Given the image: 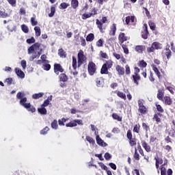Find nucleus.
I'll return each instance as SVG.
<instances>
[{"mask_svg":"<svg viewBox=\"0 0 175 175\" xmlns=\"http://www.w3.org/2000/svg\"><path fill=\"white\" fill-rule=\"evenodd\" d=\"M51 128L53 129H58V122L57 121V120H54L52 123H51Z\"/></svg>","mask_w":175,"mask_h":175,"instance_id":"29","label":"nucleus"},{"mask_svg":"<svg viewBox=\"0 0 175 175\" xmlns=\"http://www.w3.org/2000/svg\"><path fill=\"white\" fill-rule=\"evenodd\" d=\"M157 98L160 100H162V99L163 98V93L162 92V91L159 90L158 94H157Z\"/></svg>","mask_w":175,"mask_h":175,"instance_id":"50","label":"nucleus"},{"mask_svg":"<svg viewBox=\"0 0 175 175\" xmlns=\"http://www.w3.org/2000/svg\"><path fill=\"white\" fill-rule=\"evenodd\" d=\"M97 87H102L103 85V80L102 79H96Z\"/></svg>","mask_w":175,"mask_h":175,"instance_id":"46","label":"nucleus"},{"mask_svg":"<svg viewBox=\"0 0 175 175\" xmlns=\"http://www.w3.org/2000/svg\"><path fill=\"white\" fill-rule=\"evenodd\" d=\"M27 43L29 44H31L32 43H35V38L31 37V38H29L27 40Z\"/></svg>","mask_w":175,"mask_h":175,"instance_id":"52","label":"nucleus"},{"mask_svg":"<svg viewBox=\"0 0 175 175\" xmlns=\"http://www.w3.org/2000/svg\"><path fill=\"white\" fill-rule=\"evenodd\" d=\"M135 16H127L126 17V24L129 25L131 23H135Z\"/></svg>","mask_w":175,"mask_h":175,"instance_id":"15","label":"nucleus"},{"mask_svg":"<svg viewBox=\"0 0 175 175\" xmlns=\"http://www.w3.org/2000/svg\"><path fill=\"white\" fill-rule=\"evenodd\" d=\"M31 25H32L33 26H34V25H38V21L35 19L34 17H32V18H31Z\"/></svg>","mask_w":175,"mask_h":175,"instance_id":"56","label":"nucleus"},{"mask_svg":"<svg viewBox=\"0 0 175 175\" xmlns=\"http://www.w3.org/2000/svg\"><path fill=\"white\" fill-rule=\"evenodd\" d=\"M80 39H81V44L84 47L85 46V39H84L83 37H81Z\"/></svg>","mask_w":175,"mask_h":175,"instance_id":"64","label":"nucleus"},{"mask_svg":"<svg viewBox=\"0 0 175 175\" xmlns=\"http://www.w3.org/2000/svg\"><path fill=\"white\" fill-rule=\"evenodd\" d=\"M41 59H39L36 62V64L38 65H42V64H44V62H49V60H47V56L46 55H41Z\"/></svg>","mask_w":175,"mask_h":175,"instance_id":"8","label":"nucleus"},{"mask_svg":"<svg viewBox=\"0 0 175 175\" xmlns=\"http://www.w3.org/2000/svg\"><path fill=\"white\" fill-rule=\"evenodd\" d=\"M133 81L135 84H137V85H139V82L137 81L138 80H140V75H139V74H134L133 75Z\"/></svg>","mask_w":175,"mask_h":175,"instance_id":"19","label":"nucleus"},{"mask_svg":"<svg viewBox=\"0 0 175 175\" xmlns=\"http://www.w3.org/2000/svg\"><path fill=\"white\" fill-rule=\"evenodd\" d=\"M90 126H91V129H92V132H94V135H97V133H96V131H97L96 127L94 124H91Z\"/></svg>","mask_w":175,"mask_h":175,"instance_id":"60","label":"nucleus"},{"mask_svg":"<svg viewBox=\"0 0 175 175\" xmlns=\"http://www.w3.org/2000/svg\"><path fill=\"white\" fill-rule=\"evenodd\" d=\"M66 126L67 128H73V126H77L76 122H75V120H72L69 123L66 124Z\"/></svg>","mask_w":175,"mask_h":175,"instance_id":"32","label":"nucleus"},{"mask_svg":"<svg viewBox=\"0 0 175 175\" xmlns=\"http://www.w3.org/2000/svg\"><path fill=\"white\" fill-rule=\"evenodd\" d=\"M88 70L90 76L95 75V72H96V65H95L92 62H89Z\"/></svg>","mask_w":175,"mask_h":175,"instance_id":"4","label":"nucleus"},{"mask_svg":"<svg viewBox=\"0 0 175 175\" xmlns=\"http://www.w3.org/2000/svg\"><path fill=\"white\" fill-rule=\"evenodd\" d=\"M125 69H126V75H131V68H129V65H126Z\"/></svg>","mask_w":175,"mask_h":175,"instance_id":"58","label":"nucleus"},{"mask_svg":"<svg viewBox=\"0 0 175 175\" xmlns=\"http://www.w3.org/2000/svg\"><path fill=\"white\" fill-rule=\"evenodd\" d=\"M10 16L6 12L0 10V17H2V18H6V17H10Z\"/></svg>","mask_w":175,"mask_h":175,"instance_id":"41","label":"nucleus"},{"mask_svg":"<svg viewBox=\"0 0 175 175\" xmlns=\"http://www.w3.org/2000/svg\"><path fill=\"white\" fill-rule=\"evenodd\" d=\"M68 8V4L66 3H62L60 4V9H66Z\"/></svg>","mask_w":175,"mask_h":175,"instance_id":"62","label":"nucleus"},{"mask_svg":"<svg viewBox=\"0 0 175 175\" xmlns=\"http://www.w3.org/2000/svg\"><path fill=\"white\" fill-rule=\"evenodd\" d=\"M96 140L97 144H98V146H101V147H106V146H107V144L103 142V140L100 139V137H99V135H96Z\"/></svg>","mask_w":175,"mask_h":175,"instance_id":"6","label":"nucleus"},{"mask_svg":"<svg viewBox=\"0 0 175 175\" xmlns=\"http://www.w3.org/2000/svg\"><path fill=\"white\" fill-rule=\"evenodd\" d=\"M127 138L131 140L132 139V132H131V130H129L127 131Z\"/></svg>","mask_w":175,"mask_h":175,"instance_id":"63","label":"nucleus"},{"mask_svg":"<svg viewBox=\"0 0 175 175\" xmlns=\"http://www.w3.org/2000/svg\"><path fill=\"white\" fill-rule=\"evenodd\" d=\"M138 111L141 113V114H146V111H147V108L145 106L139 107Z\"/></svg>","mask_w":175,"mask_h":175,"instance_id":"33","label":"nucleus"},{"mask_svg":"<svg viewBox=\"0 0 175 175\" xmlns=\"http://www.w3.org/2000/svg\"><path fill=\"white\" fill-rule=\"evenodd\" d=\"M116 70L118 72V75H122L125 73L124 68L121 67L120 65L116 66Z\"/></svg>","mask_w":175,"mask_h":175,"instance_id":"18","label":"nucleus"},{"mask_svg":"<svg viewBox=\"0 0 175 175\" xmlns=\"http://www.w3.org/2000/svg\"><path fill=\"white\" fill-rule=\"evenodd\" d=\"M116 94L119 98H121V99H124V100H126V95L124 94L122 92L118 91L116 92Z\"/></svg>","mask_w":175,"mask_h":175,"instance_id":"21","label":"nucleus"},{"mask_svg":"<svg viewBox=\"0 0 175 175\" xmlns=\"http://www.w3.org/2000/svg\"><path fill=\"white\" fill-rule=\"evenodd\" d=\"M133 157L137 161H139V159H140V155L139 154V153H137V149L136 148H135V153Z\"/></svg>","mask_w":175,"mask_h":175,"instance_id":"45","label":"nucleus"},{"mask_svg":"<svg viewBox=\"0 0 175 175\" xmlns=\"http://www.w3.org/2000/svg\"><path fill=\"white\" fill-rule=\"evenodd\" d=\"M156 107L158 111H160V113H163V108H162L161 105L156 104Z\"/></svg>","mask_w":175,"mask_h":175,"instance_id":"57","label":"nucleus"},{"mask_svg":"<svg viewBox=\"0 0 175 175\" xmlns=\"http://www.w3.org/2000/svg\"><path fill=\"white\" fill-rule=\"evenodd\" d=\"M86 140L90 143V144H92V146L95 144V140H94V139L90 136H86Z\"/></svg>","mask_w":175,"mask_h":175,"instance_id":"35","label":"nucleus"},{"mask_svg":"<svg viewBox=\"0 0 175 175\" xmlns=\"http://www.w3.org/2000/svg\"><path fill=\"white\" fill-rule=\"evenodd\" d=\"M59 80L60 81H63V83H65L66 81H68V77L65 74H61L59 75Z\"/></svg>","mask_w":175,"mask_h":175,"instance_id":"26","label":"nucleus"},{"mask_svg":"<svg viewBox=\"0 0 175 175\" xmlns=\"http://www.w3.org/2000/svg\"><path fill=\"white\" fill-rule=\"evenodd\" d=\"M90 17H92V14H91L90 12L88 14H83L82 15L83 20H87V18H90Z\"/></svg>","mask_w":175,"mask_h":175,"instance_id":"40","label":"nucleus"},{"mask_svg":"<svg viewBox=\"0 0 175 175\" xmlns=\"http://www.w3.org/2000/svg\"><path fill=\"white\" fill-rule=\"evenodd\" d=\"M156 159V167L158 169L159 167V165H162L163 163V160L161 158H155Z\"/></svg>","mask_w":175,"mask_h":175,"instance_id":"28","label":"nucleus"},{"mask_svg":"<svg viewBox=\"0 0 175 175\" xmlns=\"http://www.w3.org/2000/svg\"><path fill=\"white\" fill-rule=\"evenodd\" d=\"M42 49H40V43L36 42L33 45H31L27 49V53L29 55H31L29 57V61H33L34 59H39V57L42 55Z\"/></svg>","mask_w":175,"mask_h":175,"instance_id":"1","label":"nucleus"},{"mask_svg":"<svg viewBox=\"0 0 175 175\" xmlns=\"http://www.w3.org/2000/svg\"><path fill=\"white\" fill-rule=\"evenodd\" d=\"M112 117L113 120H116L117 121H122V118L120 117V116H118L117 113H113Z\"/></svg>","mask_w":175,"mask_h":175,"instance_id":"37","label":"nucleus"},{"mask_svg":"<svg viewBox=\"0 0 175 175\" xmlns=\"http://www.w3.org/2000/svg\"><path fill=\"white\" fill-rule=\"evenodd\" d=\"M96 23L98 28L100 30V32H101V33H103V32H105L103 31V23H102V22H100V21H99L98 19L96 20Z\"/></svg>","mask_w":175,"mask_h":175,"instance_id":"13","label":"nucleus"},{"mask_svg":"<svg viewBox=\"0 0 175 175\" xmlns=\"http://www.w3.org/2000/svg\"><path fill=\"white\" fill-rule=\"evenodd\" d=\"M54 14H55V8L51 7V13L49 14V17H53Z\"/></svg>","mask_w":175,"mask_h":175,"instance_id":"42","label":"nucleus"},{"mask_svg":"<svg viewBox=\"0 0 175 175\" xmlns=\"http://www.w3.org/2000/svg\"><path fill=\"white\" fill-rule=\"evenodd\" d=\"M42 68L44 70H49V69H51V66L49 64V62H45L42 63Z\"/></svg>","mask_w":175,"mask_h":175,"instance_id":"17","label":"nucleus"},{"mask_svg":"<svg viewBox=\"0 0 175 175\" xmlns=\"http://www.w3.org/2000/svg\"><path fill=\"white\" fill-rule=\"evenodd\" d=\"M104 157L107 161H109V159H111V154H110L109 152H106Z\"/></svg>","mask_w":175,"mask_h":175,"instance_id":"54","label":"nucleus"},{"mask_svg":"<svg viewBox=\"0 0 175 175\" xmlns=\"http://www.w3.org/2000/svg\"><path fill=\"white\" fill-rule=\"evenodd\" d=\"M5 83H7V84L8 85H10L12 84V83H13V79L12 78H8L5 79Z\"/></svg>","mask_w":175,"mask_h":175,"instance_id":"59","label":"nucleus"},{"mask_svg":"<svg viewBox=\"0 0 175 175\" xmlns=\"http://www.w3.org/2000/svg\"><path fill=\"white\" fill-rule=\"evenodd\" d=\"M122 48L123 49L124 54H129V49H128V46H126V45L122 44Z\"/></svg>","mask_w":175,"mask_h":175,"instance_id":"43","label":"nucleus"},{"mask_svg":"<svg viewBox=\"0 0 175 175\" xmlns=\"http://www.w3.org/2000/svg\"><path fill=\"white\" fill-rule=\"evenodd\" d=\"M44 95V93L43 92H40L37 94H34L32 96L33 99H39V98H42Z\"/></svg>","mask_w":175,"mask_h":175,"instance_id":"25","label":"nucleus"},{"mask_svg":"<svg viewBox=\"0 0 175 175\" xmlns=\"http://www.w3.org/2000/svg\"><path fill=\"white\" fill-rule=\"evenodd\" d=\"M25 96V94H24V92H18L16 94V98L21 100L20 105H21V106H23L25 109H27V111H31V113H35V111H36V109L34 108L33 106L31 105V103H27V98Z\"/></svg>","mask_w":175,"mask_h":175,"instance_id":"2","label":"nucleus"},{"mask_svg":"<svg viewBox=\"0 0 175 175\" xmlns=\"http://www.w3.org/2000/svg\"><path fill=\"white\" fill-rule=\"evenodd\" d=\"M108 70L109 68L103 64L100 70L101 75H107L109 73Z\"/></svg>","mask_w":175,"mask_h":175,"instance_id":"20","label":"nucleus"},{"mask_svg":"<svg viewBox=\"0 0 175 175\" xmlns=\"http://www.w3.org/2000/svg\"><path fill=\"white\" fill-rule=\"evenodd\" d=\"M151 67L152 68V70H154V73L157 75V77H159V79H161V72H159V70H158L157 66H155V64H152Z\"/></svg>","mask_w":175,"mask_h":175,"instance_id":"12","label":"nucleus"},{"mask_svg":"<svg viewBox=\"0 0 175 175\" xmlns=\"http://www.w3.org/2000/svg\"><path fill=\"white\" fill-rule=\"evenodd\" d=\"M140 131V124H136L133 128V132H135V133H139Z\"/></svg>","mask_w":175,"mask_h":175,"instance_id":"47","label":"nucleus"},{"mask_svg":"<svg viewBox=\"0 0 175 175\" xmlns=\"http://www.w3.org/2000/svg\"><path fill=\"white\" fill-rule=\"evenodd\" d=\"M74 121H75V124H77H77L78 125H83V120H74Z\"/></svg>","mask_w":175,"mask_h":175,"instance_id":"61","label":"nucleus"},{"mask_svg":"<svg viewBox=\"0 0 175 175\" xmlns=\"http://www.w3.org/2000/svg\"><path fill=\"white\" fill-rule=\"evenodd\" d=\"M149 27L152 31H155V23L152 22H149Z\"/></svg>","mask_w":175,"mask_h":175,"instance_id":"53","label":"nucleus"},{"mask_svg":"<svg viewBox=\"0 0 175 175\" xmlns=\"http://www.w3.org/2000/svg\"><path fill=\"white\" fill-rule=\"evenodd\" d=\"M94 33H90L86 37V40H87V42H92V40H94Z\"/></svg>","mask_w":175,"mask_h":175,"instance_id":"36","label":"nucleus"},{"mask_svg":"<svg viewBox=\"0 0 175 175\" xmlns=\"http://www.w3.org/2000/svg\"><path fill=\"white\" fill-rule=\"evenodd\" d=\"M54 72L56 75H59V72L62 73L64 72V68L61 66V64H55L54 65Z\"/></svg>","mask_w":175,"mask_h":175,"instance_id":"5","label":"nucleus"},{"mask_svg":"<svg viewBox=\"0 0 175 175\" xmlns=\"http://www.w3.org/2000/svg\"><path fill=\"white\" fill-rule=\"evenodd\" d=\"M85 61H87V57L84 55V52L80 50L78 53V66H80Z\"/></svg>","mask_w":175,"mask_h":175,"instance_id":"3","label":"nucleus"},{"mask_svg":"<svg viewBox=\"0 0 175 175\" xmlns=\"http://www.w3.org/2000/svg\"><path fill=\"white\" fill-rule=\"evenodd\" d=\"M144 30L142 32V36L143 39H147L148 38V30L147 29V24H144Z\"/></svg>","mask_w":175,"mask_h":175,"instance_id":"10","label":"nucleus"},{"mask_svg":"<svg viewBox=\"0 0 175 175\" xmlns=\"http://www.w3.org/2000/svg\"><path fill=\"white\" fill-rule=\"evenodd\" d=\"M21 29L25 32V33H28L29 32V29H28V26L25 25H21Z\"/></svg>","mask_w":175,"mask_h":175,"instance_id":"38","label":"nucleus"},{"mask_svg":"<svg viewBox=\"0 0 175 175\" xmlns=\"http://www.w3.org/2000/svg\"><path fill=\"white\" fill-rule=\"evenodd\" d=\"M143 50H144V46L138 45L135 46V51H137V53H143Z\"/></svg>","mask_w":175,"mask_h":175,"instance_id":"30","label":"nucleus"},{"mask_svg":"<svg viewBox=\"0 0 175 175\" xmlns=\"http://www.w3.org/2000/svg\"><path fill=\"white\" fill-rule=\"evenodd\" d=\"M165 54L167 59H169V58H170V57L172 55V51H170V49L167 48L165 49Z\"/></svg>","mask_w":175,"mask_h":175,"instance_id":"34","label":"nucleus"},{"mask_svg":"<svg viewBox=\"0 0 175 175\" xmlns=\"http://www.w3.org/2000/svg\"><path fill=\"white\" fill-rule=\"evenodd\" d=\"M71 5L73 9H76L77 6H79V1H71Z\"/></svg>","mask_w":175,"mask_h":175,"instance_id":"48","label":"nucleus"},{"mask_svg":"<svg viewBox=\"0 0 175 175\" xmlns=\"http://www.w3.org/2000/svg\"><path fill=\"white\" fill-rule=\"evenodd\" d=\"M103 65H105L108 69H110L111 66H113V62H111V60H109Z\"/></svg>","mask_w":175,"mask_h":175,"instance_id":"39","label":"nucleus"},{"mask_svg":"<svg viewBox=\"0 0 175 175\" xmlns=\"http://www.w3.org/2000/svg\"><path fill=\"white\" fill-rule=\"evenodd\" d=\"M49 130H50V129H49V127L46 126L44 129H42L40 131V134L41 135H46L47 132H49Z\"/></svg>","mask_w":175,"mask_h":175,"instance_id":"49","label":"nucleus"},{"mask_svg":"<svg viewBox=\"0 0 175 175\" xmlns=\"http://www.w3.org/2000/svg\"><path fill=\"white\" fill-rule=\"evenodd\" d=\"M117 31V26L116 24H113L112 26H111V31H109V35L114 36L116 35V31Z\"/></svg>","mask_w":175,"mask_h":175,"instance_id":"14","label":"nucleus"},{"mask_svg":"<svg viewBox=\"0 0 175 175\" xmlns=\"http://www.w3.org/2000/svg\"><path fill=\"white\" fill-rule=\"evenodd\" d=\"M58 54L62 58H65V57H66V53L62 49H59Z\"/></svg>","mask_w":175,"mask_h":175,"instance_id":"31","label":"nucleus"},{"mask_svg":"<svg viewBox=\"0 0 175 175\" xmlns=\"http://www.w3.org/2000/svg\"><path fill=\"white\" fill-rule=\"evenodd\" d=\"M34 31H35V33H36V36L39 37L40 36L42 32L40 31V27L36 26L34 27Z\"/></svg>","mask_w":175,"mask_h":175,"instance_id":"27","label":"nucleus"},{"mask_svg":"<svg viewBox=\"0 0 175 175\" xmlns=\"http://www.w3.org/2000/svg\"><path fill=\"white\" fill-rule=\"evenodd\" d=\"M72 67L74 69L77 68V59L74 56L72 57Z\"/></svg>","mask_w":175,"mask_h":175,"instance_id":"44","label":"nucleus"},{"mask_svg":"<svg viewBox=\"0 0 175 175\" xmlns=\"http://www.w3.org/2000/svg\"><path fill=\"white\" fill-rule=\"evenodd\" d=\"M142 147L144 148L146 152H150V151H151V146H150L148 144H147L146 141L142 142Z\"/></svg>","mask_w":175,"mask_h":175,"instance_id":"11","label":"nucleus"},{"mask_svg":"<svg viewBox=\"0 0 175 175\" xmlns=\"http://www.w3.org/2000/svg\"><path fill=\"white\" fill-rule=\"evenodd\" d=\"M15 73L21 79H24L25 77V74L20 68H15Z\"/></svg>","mask_w":175,"mask_h":175,"instance_id":"7","label":"nucleus"},{"mask_svg":"<svg viewBox=\"0 0 175 175\" xmlns=\"http://www.w3.org/2000/svg\"><path fill=\"white\" fill-rule=\"evenodd\" d=\"M53 99V96H50L48 97L47 100H45L44 103L42 105L44 107H46L50 105V101H51Z\"/></svg>","mask_w":175,"mask_h":175,"instance_id":"16","label":"nucleus"},{"mask_svg":"<svg viewBox=\"0 0 175 175\" xmlns=\"http://www.w3.org/2000/svg\"><path fill=\"white\" fill-rule=\"evenodd\" d=\"M163 101L165 102V105H172V98L169 96H165L163 98Z\"/></svg>","mask_w":175,"mask_h":175,"instance_id":"24","label":"nucleus"},{"mask_svg":"<svg viewBox=\"0 0 175 175\" xmlns=\"http://www.w3.org/2000/svg\"><path fill=\"white\" fill-rule=\"evenodd\" d=\"M152 48L154 50H159V49H161L162 47L161 46V44L157 42H154L152 44Z\"/></svg>","mask_w":175,"mask_h":175,"instance_id":"23","label":"nucleus"},{"mask_svg":"<svg viewBox=\"0 0 175 175\" xmlns=\"http://www.w3.org/2000/svg\"><path fill=\"white\" fill-rule=\"evenodd\" d=\"M139 66H140V68H146L147 63L144 62V60H142L139 62Z\"/></svg>","mask_w":175,"mask_h":175,"instance_id":"51","label":"nucleus"},{"mask_svg":"<svg viewBox=\"0 0 175 175\" xmlns=\"http://www.w3.org/2000/svg\"><path fill=\"white\" fill-rule=\"evenodd\" d=\"M96 46L98 47H102V46H103V40H102V39L98 40L96 42Z\"/></svg>","mask_w":175,"mask_h":175,"instance_id":"55","label":"nucleus"},{"mask_svg":"<svg viewBox=\"0 0 175 175\" xmlns=\"http://www.w3.org/2000/svg\"><path fill=\"white\" fill-rule=\"evenodd\" d=\"M128 39H129V38L125 36V33H121L119 35V42H120L121 44H122V43H124V42H126V40H128Z\"/></svg>","mask_w":175,"mask_h":175,"instance_id":"9","label":"nucleus"},{"mask_svg":"<svg viewBox=\"0 0 175 175\" xmlns=\"http://www.w3.org/2000/svg\"><path fill=\"white\" fill-rule=\"evenodd\" d=\"M38 111L40 114H47V109L43 105H41V107L38 109Z\"/></svg>","mask_w":175,"mask_h":175,"instance_id":"22","label":"nucleus"}]
</instances>
